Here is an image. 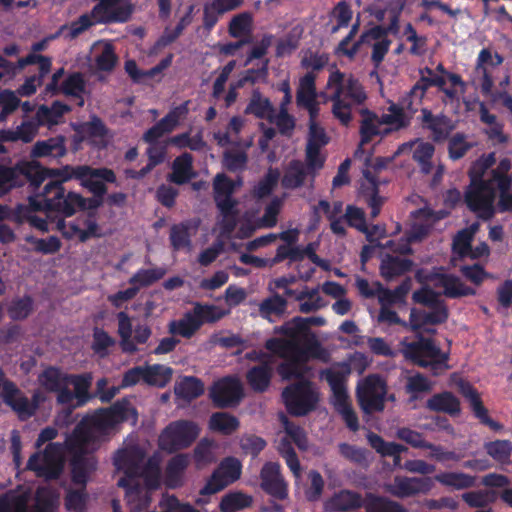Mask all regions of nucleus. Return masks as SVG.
Instances as JSON below:
<instances>
[{"instance_id": "1", "label": "nucleus", "mask_w": 512, "mask_h": 512, "mask_svg": "<svg viewBox=\"0 0 512 512\" xmlns=\"http://www.w3.org/2000/svg\"><path fill=\"white\" fill-rule=\"evenodd\" d=\"M136 423L137 413L129 402H119L108 410H102L85 418L67 438L66 446L73 454L72 480L84 486L89 474L95 469L93 457H82L96 447L98 439L122 421Z\"/></svg>"}, {"instance_id": "2", "label": "nucleus", "mask_w": 512, "mask_h": 512, "mask_svg": "<svg viewBox=\"0 0 512 512\" xmlns=\"http://www.w3.org/2000/svg\"><path fill=\"white\" fill-rule=\"evenodd\" d=\"M266 348L284 359L278 368V373L285 380L305 377L311 370L307 365L310 359L322 362L330 359L329 351L322 346L315 335L305 336L302 340H293L285 336L270 339L266 342Z\"/></svg>"}, {"instance_id": "3", "label": "nucleus", "mask_w": 512, "mask_h": 512, "mask_svg": "<svg viewBox=\"0 0 512 512\" xmlns=\"http://www.w3.org/2000/svg\"><path fill=\"white\" fill-rule=\"evenodd\" d=\"M240 183L228 179L224 174H217L213 182L214 199L220 211V219L216 223L215 230L219 232V238L227 237L234 229L239 215L238 202L232 198V193ZM224 243L219 239L210 247L200 252L198 263L208 266L214 262L223 252Z\"/></svg>"}, {"instance_id": "4", "label": "nucleus", "mask_w": 512, "mask_h": 512, "mask_svg": "<svg viewBox=\"0 0 512 512\" xmlns=\"http://www.w3.org/2000/svg\"><path fill=\"white\" fill-rule=\"evenodd\" d=\"M326 93L325 101H332V114L343 125L352 120V107L367 100V93L357 79L334 68L330 71Z\"/></svg>"}, {"instance_id": "5", "label": "nucleus", "mask_w": 512, "mask_h": 512, "mask_svg": "<svg viewBox=\"0 0 512 512\" xmlns=\"http://www.w3.org/2000/svg\"><path fill=\"white\" fill-rule=\"evenodd\" d=\"M495 163L494 154L480 157L471 167V185L466 193V202L469 208L483 219L494 215L495 191L492 187L491 177L481 181L485 171Z\"/></svg>"}, {"instance_id": "6", "label": "nucleus", "mask_w": 512, "mask_h": 512, "mask_svg": "<svg viewBox=\"0 0 512 512\" xmlns=\"http://www.w3.org/2000/svg\"><path fill=\"white\" fill-rule=\"evenodd\" d=\"M98 205L95 200H87L78 193L65 194L64 188L58 182H48L41 193L29 198V206L34 211L56 210L66 216Z\"/></svg>"}, {"instance_id": "7", "label": "nucleus", "mask_w": 512, "mask_h": 512, "mask_svg": "<svg viewBox=\"0 0 512 512\" xmlns=\"http://www.w3.org/2000/svg\"><path fill=\"white\" fill-rule=\"evenodd\" d=\"M351 373V368L345 362L336 363L320 372V379L325 380L330 386L331 402L334 408L342 416L347 426L356 431L359 428L358 418L353 410L349 397L346 381Z\"/></svg>"}, {"instance_id": "8", "label": "nucleus", "mask_w": 512, "mask_h": 512, "mask_svg": "<svg viewBox=\"0 0 512 512\" xmlns=\"http://www.w3.org/2000/svg\"><path fill=\"white\" fill-rule=\"evenodd\" d=\"M143 455L136 447L119 451L114 462L118 470H122L126 474V478L120 479L118 484L126 487V499L132 512H139L148 506L150 498L148 490L139 487L138 483L134 484L133 476L138 474L139 462Z\"/></svg>"}, {"instance_id": "9", "label": "nucleus", "mask_w": 512, "mask_h": 512, "mask_svg": "<svg viewBox=\"0 0 512 512\" xmlns=\"http://www.w3.org/2000/svg\"><path fill=\"white\" fill-rule=\"evenodd\" d=\"M413 300L433 309L432 312H425L412 309L410 312V328L412 331H425L428 333L434 330L426 328L428 325H435L444 322L447 317V309L440 302L439 294L428 287H423L413 293Z\"/></svg>"}, {"instance_id": "10", "label": "nucleus", "mask_w": 512, "mask_h": 512, "mask_svg": "<svg viewBox=\"0 0 512 512\" xmlns=\"http://www.w3.org/2000/svg\"><path fill=\"white\" fill-rule=\"evenodd\" d=\"M400 346L403 356L419 366H430L435 373L448 368L447 354L441 352L430 339L422 336H419L416 342H408L403 339Z\"/></svg>"}, {"instance_id": "11", "label": "nucleus", "mask_w": 512, "mask_h": 512, "mask_svg": "<svg viewBox=\"0 0 512 512\" xmlns=\"http://www.w3.org/2000/svg\"><path fill=\"white\" fill-rule=\"evenodd\" d=\"M0 395L4 402L22 419H28L38 409L40 403L46 400L41 391H36L29 400L11 381L4 377L0 370Z\"/></svg>"}, {"instance_id": "12", "label": "nucleus", "mask_w": 512, "mask_h": 512, "mask_svg": "<svg viewBox=\"0 0 512 512\" xmlns=\"http://www.w3.org/2000/svg\"><path fill=\"white\" fill-rule=\"evenodd\" d=\"M282 398L291 414L303 416L315 409L319 393L309 381H300L285 388Z\"/></svg>"}, {"instance_id": "13", "label": "nucleus", "mask_w": 512, "mask_h": 512, "mask_svg": "<svg viewBox=\"0 0 512 512\" xmlns=\"http://www.w3.org/2000/svg\"><path fill=\"white\" fill-rule=\"evenodd\" d=\"M200 427L188 420L170 423L159 437V445L163 450L173 452L189 447L199 436Z\"/></svg>"}, {"instance_id": "14", "label": "nucleus", "mask_w": 512, "mask_h": 512, "mask_svg": "<svg viewBox=\"0 0 512 512\" xmlns=\"http://www.w3.org/2000/svg\"><path fill=\"white\" fill-rule=\"evenodd\" d=\"M386 393V383L378 375H369L360 380L356 388L358 403L365 413L382 411Z\"/></svg>"}, {"instance_id": "15", "label": "nucleus", "mask_w": 512, "mask_h": 512, "mask_svg": "<svg viewBox=\"0 0 512 512\" xmlns=\"http://www.w3.org/2000/svg\"><path fill=\"white\" fill-rule=\"evenodd\" d=\"M64 454L60 444H49L42 453L30 457L28 468L37 476L46 479L57 478L63 468Z\"/></svg>"}, {"instance_id": "16", "label": "nucleus", "mask_w": 512, "mask_h": 512, "mask_svg": "<svg viewBox=\"0 0 512 512\" xmlns=\"http://www.w3.org/2000/svg\"><path fill=\"white\" fill-rule=\"evenodd\" d=\"M241 473L242 464L240 460L235 457H226L214 470L200 493L202 495L215 494L236 482L241 477Z\"/></svg>"}, {"instance_id": "17", "label": "nucleus", "mask_w": 512, "mask_h": 512, "mask_svg": "<svg viewBox=\"0 0 512 512\" xmlns=\"http://www.w3.org/2000/svg\"><path fill=\"white\" fill-rule=\"evenodd\" d=\"M503 58L490 49H482L478 54L473 73V82L481 88L483 94L491 93L494 85L495 70L502 64Z\"/></svg>"}, {"instance_id": "18", "label": "nucleus", "mask_w": 512, "mask_h": 512, "mask_svg": "<svg viewBox=\"0 0 512 512\" xmlns=\"http://www.w3.org/2000/svg\"><path fill=\"white\" fill-rule=\"evenodd\" d=\"M243 385L236 377H225L216 381L210 389V397L218 407H230L243 398Z\"/></svg>"}, {"instance_id": "19", "label": "nucleus", "mask_w": 512, "mask_h": 512, "mask_svg": "<svg viewBox=\"0 0 512 512\" xmlns=\"http://www.w3.org/2000/svg\"><path fill=\"white\" fill-rule=\"evenodd\" d=\"M434 486L430 477H402L396 476L392 483L385 485V490L398 498L412 497L417 494H426Z\"/></svg>"}, {"instance_id": "20", "label": "nucleus", "mask_w": 512, "mask_h": 512, "mask_svg": "<svg viewBox=\"0 0 512 512\" xmlns=\"http://www.w3.org/2000/svg\"><path fill=\"white\" fill-rule=\"evenodd\" d=\"M38 382L44 390L57 394L58 403H72L73 394L69 390V375L54 367H49L38 376Z\"/></svg>"}, {"instance_id": "21", "label": "nucleus", "mask_w": 512, "mask_h": 512, "mask_svg": "<svg viewBox=\"0 0 512 512\" xmlns=\"http://www.w3.org/2000/svg\"><path fill=\"white\" fill-rule=\"evenodd\" d=\"M416 277L420 282L441 288L443 290V294L448 297L467 296L475 293L473 289L465 286L459 278L452 275L440 272L424 274V272L419 271L417 272Z\"/></svg>"}, {"instance_id": "22", "label": "nucleus", "mask_w": 512, "mask_h": 512, "mask_svg": "<svg viewBox=\"0 0 512 512\" xmlns=\"http://www.w3.org/2000/svg\"><path fill=\"white\" fill-rule=\"evenodd\" d=\"M445 213H430L427 210H421L417 212L416 220L408 234L407 241L402 244H398L395 246L394 242L389 241L386 243L385 247L391 248L393 251L406 254L410 252V248L408 243L412 241L421 240L429 231L431 224L437 220L445 217Z\"/></svg>"}, {"instance_id": "23", "label": "nucleus", "mask_w": 512, "mask_h": 512, "mask_svg": "<svg viewBox=\"0 0 512 512\" xmlns=\"http://www.w3.org/2000/svg\"><path fill=\"white\" fill-rule=\"evenodd\" d=\"M57 229L61 231L64 237L68 239L78 238L81 242L102 236L101 229L92 216L78 218L69 223L59 221L57 223Z\"/></svg>"}, {"instance_id": "24", "label": "nucleus", "mask_w": 512, "mask_h": 512, "mask_svg": "<svg viewBox=\"0 0 512 512\" xmlns=\"http://www.w3.org/2000/svg\"><path fill=\"white\" fill-rule=\"evenodd\" d=\"M88 61L94 72H111L117 63L114 46L106 40L94 42L90 48Z\"/></svg>"}, {"instance_id": "25", "label": "nucleus", "mask_w": 512, "mask_h": 512, "mask_svg": "<svg viewBox=\"0 0 512 512\" xmlns=\"http://www.w3.org/2000/svg\"><path fill=\"white\" fill-rule=\"evenodd\" d=\"M82 175H78L77 179L80 180L81 185L96 195H103L106 192V187L103 181L114 182L116 180L115 174L112 170L107 168L93 169L88 166H80Z\"/></svg>"}, {"instance_id": "26", "label": "nucleus", "mask_w": 512, "mask_h": 512, "mask_svg": "<svg viewBox=\"0 0 512 512\" xmlns=\"http://www.w3.org/2000/svg\"><path fill=\"white\" fill-rule=\"evenodd\" d=\"M261 486L272 496L284 499L287 496L286 484L277 463H266L261 470Z\"/></svg>"}, {"instance_id": "27", "label": "nucleus", "mask_w": 512, "mask_h": 512, "mask_svg": "<svg viewBox=\"0 0 512 512\" xmlns=\"http://www.w3.org/2000/svg\"><path fill=\"white\" fill-rule=\"evenodd\" d=\"M325 324L326 319L322 316L297 317L283 325L280 332L287 338L302 340L305 336L314 335L309 331L310 326H324Z\"/></svg>"}, {"instance_id": "28", "label": "nucleus", "mask_w": 512, "mask_h": 512, "mask_svg": "<svg viewBox=\"0 0 512 512\" xmlns=\"http://www.w3.org/2000/svg\"><path fill=\"white\" fill-rule=\"evenodd\" d=\"M362 119L360 126L361 145L369 142L375 136H384L391 132V128L384 125L382 116L367 110H360Z\"/></svg>"}, {"instance_id": "29", "label": "nucleus", "mask_w": 512, "mask_h": 512, "mask_svg": "<svg viewBox=\"0 0 512 512\" xmlns=\"http://www.w3.org/2000/svg\"><path fill=\"white\" fill-rule=\"evenodd\" d=\"M244 0H209L204 4L203 23L212 28L223 14L241 7Z\"/></svg>"}, {"instance_id": "30", "label": "nucleus", "mask_w": 512, "mask_h": 512, "mask_svg": "<svg viewBox=\"0 0 512 512\" xmlns=\"http://www.w3.org/2000/svg\"><path fill=\"white\" fill-rule=\"evenodd\" d=\"M297 104L308 110L309 114L319 113V105L316 101L315 76L306 74L300 79L297 90Z\"/></svg>"}, {"instance_id": "31", "label": "nucleus", "mask_w": 512, "mask_h": 512, "mask_svg": "<svg viewBox=\"0 0 512 512\" xmlns=\"http://www.w3.org/2000/svg\"><path fill=\"white\" fill-rule=\"evenodd\" d=\"M407 150L412 151L413 159L419 163L424 173H430L432 171L430 159L434 154V146L431 143L421 140L405 143L398 148L395 154H401Z\"/></svg>"}, {"instance_id": "32", "label": "nucleus", "mask_w": 512, "mask_h": 512, "mask_svg": "<svg viewBox=\"0 0 512 512\" xmlns=\"http://www.w3.org/2000/svg\"><path fill=\"white\" fill-rule=\"evenodd\" d=\"M459 390L461 394L469 401V404L474 411L475 415L485 424H487L490 428L495 431H499L502 429V425L498 422L493 421L487 415V410L483 406L478 393L473 387L464 381L459 383Z\"/></svg>"}, {"instance_id": "33", "label": "nucleus", "mask_w": 512, "mask_h": 512, "mask_svg": "<svg viewBox=\"0 0 512 512\" xmlns=\"http://www.w3.org/2000/svg\"><path fill=\"white\" fill-rule=\"evenodd\" d=\"M360 42L372 47V60L376 64H379L384 59L390 45L385 32L379 27H374L364 33L361 36Z\"/></svg>"}, {"instance_id": "34", "label": "nucleus", "mask_w": 512, "mask_h": 512, "mask_svg": "<svg viewBox=\"0 0 512 512\" xmlns=\"http://www.w3.org/2000/svg\"><path fill=\"white\" fill-rule=\"evenodd\" d=\"M198 227L197 222L187 221L173 225L170 229V241L175 250L192 251L191 237Z\"/></svg>"}, {"instance_id": "35", "label": "nucleus", "mask_w": 512, "mask_h": 512, "mask_svg": "<svg viewBox=\"0 0 512 512\" xmlns=\"http://www.w3.org/2000/svg\"><path fill=\"white\" fill-rule=\"evenodd\" d=\"M361 505L362 498L359 494L349 490H342L329 498L325 502L324 508L327 512H341L357 509Z\"/></svg>"}, {"instance_id": "36", "label": "nucleus", "mask_w": 512, "mask_h": 512, "mask_svg": "<svg viewBox=\"0 0 512 512\" xmlns=\"http://www.w3.org/2000/svg\"><path fill=\"white\" fill-rule=\"evenodd\" d=\"M34 158L63 157L66 154L65 139L62 136L37 141L31 150Z\"/></svg>"}, {"instance_id": "37", "label": "nucleus", "mask_w": 512, "mask_h": 512, "mask_svg": "<svg viewBox=\"0 0 512 512\" xmlns=\"http://www.w3.org/2000/svg\"><path fill=\"white\" fill-rule=\"evenodd\" d=\"M201 326V321L192 309L191 311L186 312L179 320L171 321L168 325V329L173 335L190 338L200 329Z\"/></svg>"}, {"instance_id": "38", "label": "nucleus", "mask_w": 512, "mask_h": 512, "mask_svg": "<svg viewBox=\"0 0 512 512\" xmlns=\"http://www.w3.org/2000/svg\"><path fill=\"white\" fill-rule=\"evenodd\" d=\"M412 268V262L404 257L386 255L382 258L380 273L386 280L401 276Z\"/></svg>"}, {"instance_id": "39", "label": "nucleus", "mask_w": 512, "mask_h": 512, "mask_svg": "<svg viewBox=\"0 0 512 512\" xmlns=\"http://www.w3.org/2000/svg\"><path fill=\"white\" fill-rule=\"evenodd\" d=\"M76 131L80 135L81 140H89L96 146H103L106 143L107 131L98 119H93L91 122L77 126Z\"/></svg>"}, {"instance_id": "40", "label": "nucleus", "mask_w": 512, "mask_h": 512, "mask_svg": "<svg viewBox=\"0 0 512 512\" xmlns=\"http://www.w3.org/2000/svg\"><path fill=\"white\" fill-rule=\"evenodd\" d=\"M195 176L192 167V156L184 153L177 157L172 165V173L169 175V180L176 184H183L188 182Z\"/></svg>"}, {"instance_id": "41", "label": "nucleus", "mask_w": 512, "mask_h": 512, "mask_svg": "<svg viewBox=\"0 0 512 512\" xmlns=\"http://www.w3.org/2000/svg\"><path fill=\"white\" fill-rule=\"evenodd\" d=\"M91 381L92 377L90 375L69 376V387L73 386L74 388L73 401L67 404L70 408L81 406L90 399L88 391Z\"/></svg>"}, {"instance_id": "42", "label": "nucleus", "mask_w": 512, "mask_h": 512, "mask_svg": "<svg viewBox=\"0 0 512 512\" xmlns=\"http://www.w3.org/2000/svg\"><path fill=\"white\" fill-rule=\"evenodd\" d=\"M190 458L187 454L174 456L168 463L166 469V482L170 487H177L182 484V479Z\"/></svg>"}, {"instance_id": "43", "label": "nucleus", "mask_w": 512, "mask_h": 512, "mask_svg": "<svg viewBox=\"0 0 512 512\" xmlns=\"http://www.w3.org/2000/svg\"><path fill=\"white\" fill-rule=\"evenodd\" d=\"M208 428L222 435H230L239 428V421L226 412H217L210 416Z\"/></svg>"}, {"instance_id": "44", "label": "nucleus", "mask_w": 512, "mask_h": 512, "mask_svg": "<svg viewBox=\"0 0 512 512\" xmlns=\"http://www.w3.org/2000/svg\"><path fill=\"white\" fill-rule=\"evenodd\" d=\"M118 328L117 332L120 337V345L125 352H135L137 350L132 338L133 325L132 318L126 312H119L116 315Z\"/></svg>"}, {"instance_id": "45", "label": "nucleus", "mask_w": 512, "mask_h": 512, "mask_svg": "<svg viewBox=\"0 0 512 512\" xmlns=\"http://www.w3.org/2000/svg\"><path fill=\"white\" fill-rule=\"evenodd\" d=\"M19 178L25 177L31 184L38 186L48 179V169L36 161H23L16 164Z\"/></svg>"}, {"instance_id": "46", "label": "nucleus", "mask_w": 512, "mask_h": 512, "mask_svg": "<svg viewBox=\"0 0 512 512\" xmlns=\"http://www.w3.org/2000/svg\"><path fill=\"white\" fill-rule=\"evenodd\" d=\"M216 448L217 443L212 439L203 438L199 441L193 451L194 462L197 469H202L215 461Z\"/></svg>"}, {"instance_id": "47", "label": "nucleus", "mask_w": 512, "mask_h": 512, "mask_svg": "<svg viewBox=\"0 0 512 512\" xmlns=\"http://www.w3.org/2000/svg\"><path fill=\"white\" fill-rule=\"evenodd\" d=\"M426 406L432 411L445 412L451 415L458 414L460 411L458 400L448 392L432 396L428 399Z\"/></svg>"}, {"instance_id": "48", "label": "nucleus", "mask_w": 512, "mask_h": 512, "mask_svg": "<svg viewBox=\"0 0 512 512\" xmlns=\"http://www.w3.org/2000/svg\"><path fill=\"white\" fill-rule=\"evenodd\" d=\"M173 370L165 365L144 366V382L151 386L164 387L172 378Z\"/></svg>"}, {"instance_id": "49", "label": "nucleus", "mask_w": 512, "mask_h": 512, "mask_svg": "<svg viewBox=\"0 0 512 512\" xmlns=\"http://www.w3.org/2000/svg\"><path fill=\"white\" fill-rule=\"evenodd\" d=\"M295 298L299 301V310L303 313L314 312L326 306V303L320 296L317 288H305L301 292L297 293Z\"/></svg>"}, {"instance_id": "50", "label": "nucleus", "mask_w": 512, "mask_h": 512, "mask_svg": "<svg viewBox=\"0 0 512 512\" xmlns=\"http://www.w3.org/2000/svg\"><path fill=\"white\" fill-rule=\"evenodd\" d=\"M69 110L68 106L59 102L53 103L51 107L40 106L36 112L39 125L52 127L59 123L61 117Z\"/></svg>"}, {"instance_id": "51", "label": "nucleus", "mask_w": 512, "mask_h": 512, "mask_svg": "<svg viewBox=\"0 0 512 512\" xmlns=\"http://www.w3.org/2000/svg\"><path fill=\"white\" fill-rule=\"evenodd\" d=\"M434 479L442 485L456 490L472 487L475 483L474 477L462 472H442L437 474Z\"/></svg>"}, {"instance_id": "52", "label": "nucleus", "mask_w": 512, "mask_h": 512, "mask_svg": "<svg viewBox=\"0 0 512 512\" xmlns=\"http://www.w3.org/2000/svg\"><path fill=\"white\" fill-rule=\"evenodd\" d=\"M204 392L203 383L194 377H184L175 385L176 396L184 400H192L197 398Z\"/></svg>"}, {"instance_id": "53", "label": "nucleus", "mask_w": 512, "mask_h": 512, "mask_svg": "<svg viewBox=\"0 0 512 512\" xmlns=\"http://www.w3.org/2000/svg\"><path fill=\"white\" fill-rule=\"evenodd\" d=\"M272 368L268 363L255 366L247 372V381L255 391H264L270 383Z\"/></svg>"}, {"instance_id": "54", "label": "nucleus", "mask_w": 512, "mask_h": 512, "mask_svg": "<svg viewBox=\"0 0 512 512\" xmlns=\"http://www.w3.org/2000/svg\"><path fill=\"white\" fill-rule=\"evenodd\" d=\"M166 274L164 268L141 269L137 271L130 279L129 283L139 292L142 288L148 287L161 279Z\"/></svg>"}, {"instance_id": "55", "label": "nucleus", "mask_w": 512, "mask_h": 512, "mask_svg": "<svg viewBox=\"0 0 512 512\" xmlns=\"http://www.w3.org/2000/svg\"><path fill=\"white\" fill-rule=\"evenodd\" d=\"M479 229V224L474 223L470 227L460 231L454 238L453 250L460 257H468L471 250V242Z\"/></svg>"}, {"instance_id": "56", "label": "nucleus", "mask_w": 512, "mask_h": 512, "mask_svg": "<svg viewBox=\"0 0 512 512\" xmlns=\"http://www.w3.org/2000/svg\"><path fill=\"white\" fill-rule=\"evenodd\" d=\"M96 23V20L94 17H92V13L90 12L81 15L78 19L71 22L70 24L63 25L60 28L59 33L62 34L65 38L74 39Z\"/></svg>"}, {"instance_id": "57", "label": "nucleus", "mask_w": 512, "mask_h": 512, "mask_svg": "<svg viewBox=\"0 0 512 512\" xmlns=\"http://www.w3.org/2000/svg\"><path fill=\"white\" fill-rule=\"evenodd\" d=\"M59 494L48 488H40L36 494V503L32 512H56Z\"/></svg>"}, {"instance_id": "58", "label": "nucleus", "mask_w": 512, "mask_h": 512, "mask_svg": "<svg viewBox=\"0 0 512 512\" xmlns=\"http://www.w3.org/2000/svg\"><path fill=\"white\" fill-rule=\"evenodd\" d=\"M245 112L254 114L259 118L271 119L274 109L266 97H263L258 91H254Z\"/></svg>"}, {"instance_id": "59", "label": "nucleus", "mask_w": 512, "mask_h": 512, "mask_svg": "<svg viewBox=\"0 0 512 512\" xmlns=\"http://www.w3.org/2000/svg\"><path fill=\"white\" fill-rule=\"evenodd\" d=\"M251 496L242 492H232L222 497L220 509L222 512H237L251 505Z\"/></svg>"}, {"instance_id": "60", "label": "nucleus", "mask_w": 512, "mask_h": 512, "mask_svg": "<svg viewBox=\"0 0 512 512\" xmlns=\"http://www.w3.org/2000/svg\"><path fill=\"white\" fill-rule=\"evenodd\" d=\"M368 442L370 445L380 454L386 456H395L396 462H399L400 460V453L405 451L406 448L402 445L389 442L386 443L380 436L369 433L367 435Z\"/></svg>"}, {"instance_id": "61", "label": "nucleus", "mask_w": 512, "mask_h": 512, "mask_svg": "<svg viewBox=\"0 0 512 512\" xmlns=\"http://www.w3.org/2000/svg\"><path fill=\"white\" fill-rule=\"evenodd\" d=\"M484 448L490 457L500 463H507L512 453V443L509 440L487 442Z\"/></svg>"}, {"instance_id": "62", "label": "nucleus", "mask_w": 512, "mask_h": 512, "mask_svg": "<svg viewBox=\"0 0 512 512\" xmlns=\"http://www.w3.org/2000/svg\"><path fill=\"white\" fill-rule=\"evenodd\" d=\"M196 316L201 321V325L204 323H214L224 318L229 314V310H225L216 305H202L196 303L193 308Z\"/></svg>"}, {"instance_id": "63", "label": "nucleus", "mask_w": 512, "mask_h": 512, "mask_svg": "<svg viewBox=\"0 0 512 512\" xmlns=\"http://www.w3.org/2000/svg\"><path fill=\"white\" fill-rule=\"evenodd\" d=\"M318 115L319 113H315L314 115L309 114V134L307 147L321 148L328 143V137L325 133V130L318 122Z\"/></svg>"}, {"instance_id": "64", "label": "nucleus", "mask_w": 512, "mask_h": 512, "mask_svg": "<svg viewBox=\"0 0 512 512\" xmlns=\"http://www.w3.org/2000/svg\"><path fill=\"white\" fill-rule=\"evenodd\" d=\"M366 512H407V510L397 502L380 497H371L366 505Z\"/></svg>"}]
</instances>
